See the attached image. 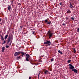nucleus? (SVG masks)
<instances>
[{"instance_id":"20","label":"nucleus","mask_w":79,"mask_h":79,"mask_svg":"<svg viewBox=\"0 0 79 79\" xmlns=\"http://www.w3.org/2000/svg\"><path fill=\"white\" fill-rule=\"evenodd\" d=\"M40 63H35L34 64L35 65H38L39 64H40Z\"/></svg>"},{"instance_id":"2","label":"nucleus","mask_w":79,"mask_h":79,"mask_svg":"<svg viewBox=\"0 0 79 79\" xmlns=\"http://www.w3.org/2000/svg\"><path fill=\"white\" fill-rule=\"evenodd\" d=\"M47 35L48 36L49 38H51L53 35V33L51 32L50 30H49L47 33Z\"/></svg>"},{"instance_id":"33","label":"nucleus","mask_w":79,"mask_h":79,"mask_svg":"<svg viewBox=\"0 0 79 79\" xmlns=\"http://www.w3.org/2000/svg\"><path fill=\"white\" fill-rule=\"evenodd\" d=\"M39 62H42V60H41L40 59V60H39Z\"/></svg>"},{"instance_id":"15","label":"nucleus","mask_w":79,"mask_h":79,"mask_svg":"<svg viewBox=\"0 0 79 79\" xmlns=\"http://www.w3.org/2000/svg\"><path fill=\"white\" fill-rule=\"evenodd\" d=\"M67 13L70 14L71 13V11L70 10H68L67 11Z\"/></svg>"},{"instance_id":"30","label":"nucleus","mask_w":79,"mask_h":79,"mask_svg":"<svg viewBox=\"0 0 79 79\" xmlns=\"http://www.w3.org/2000/svg\"><path fill=\"white\" fill-rule=\"evenodd\" d=\"M62 25L65 26V25H66V24L64 23L62 24Z\"/></svg>"},{"instance_id":"28","label":"nucleus","mask_w":79,"mask_h":79,"mask_svg":"<svg viewBox=\"0 0 79 79\" xmlns=\"http://www.w3.org/2000/svg\"><path fill=\"white\" fill-rule=\"evenodd\" d=\"M59 4H60V5L61 6L63 5V3L62 2L60 3H59Z\"/></svg>"},{"instance_id":"31","label":"nucleus","mask_w":79,"mask_h":79,"mask_svg":"<svg viewBox=\"0 0 79 79\" xmlns=\"http://www.w3.org/2000/svg\"><path fill=\"white\" fill-rule=\"evenodd\" d=\"M13 2H14V0H12V1H11V3H12V4H13V3H14Z\"/></svg>"},{"instance_id":"21","label":"nucleus","mask_w":79,"mask_h":79,"mask_svg":"<svg viewBox=\"0 0 79 79\" xmlns=\"http://www.w3.org/2000/svg\"><path fill=\"white\" fill-rule=\"evenodd\" d=\"M50 60L51 62H53L54 60V59H53V58H52V59H51Z\"/></svg>"},{"instance_id":"18","label":"nucleus","mask_w":79,"mask_h":79,"mask_svg":"<svg viewBox=\"0 0 79 79\" xmlns=\"http://www.w3.org/2000/svg\"><path fill=\"white\" fill-rule=\"evenodd\" d=\"M22 28H23V27L20 26L19 28V30L20 31H21L22 30Z\"/></svg>"},{"instance_id":"32","label":"nucleus","mask_w":79,"mask_h":79,"mask_svg":"<svg viewBox=\"0 0 79 79\" xmlns=\"http://www.w3.org/2000/svg\"><path fill=\"white\" fill-rule=\"evenodd\" d=\"M18 5H21V4L20 3H19L18 4Z\"/></svg>"},{"instance_id":"6","label":"nucleus","mask_w":79,"mask_h":79,"mask_svg":"<svg viewBox=\"0 0 79 79\" xmlns=\"http://www.w3.org/2000/svg\"><path fill=\"white\" fill-rule=\"evenodd\" d=\"M9 37L8 38V39L7 40V44H9L10 41V40H11V35H9Z\"/></svg>"},{"instance_id":"8","label":"nucleus","mask_w":79,"mask_h":79,"mask_svg":"<svg viewBox=\"0 0 79 79\" xmlns=\"http://www.w3.org/2000/svg\"><path fill=\"white\" fill-rule=\"evenodd\" d=\"M20 54H21L22 55H21V56L23 57L24 55L25 54H26V53H25L24 52H20Z\"/></svg>"},{"instance_id":"12","label":"nucleus","mask_w":79,"mask_h":79,"mask_svg":"<svg viewBox=\"0 0 79 79\" xmlns=\"http://www.w3.org/2000/svg\"><path fill=\"white\" fill-rule=\"evenodd\" d=\"M44 73L45 75L48 74V73H49L48 70H46L44 72Z\"/></svg>"},{"instance_id":"34","label":"nucleus","mask_w":79,"mask_h":79,"mask_svg":"<svg viewBox=\"0 0 79 79\" xmlns=\"http://www.w3.org/2000/svg\"><path fill=\"white\" fill-rule=\"evenodd\" d=\"M74 43H75V44L76 45L77 44V42L76 41H75Z\"/></svg>"},{"instance_id":"40","label":"nucleus","mask_w":79,"mask_h":79,"mask_svg":"<svg viewBox=\"0 0 79 79\" xmlns=\"http://www.w3.org/2000/svg\"><path fill=\"white\" fill-rule=\"evenodd\" d=\"M25 34H27V32H26V33H25Z\"/></svg>"},{"instance_id":"10","label":"nucleus","mask_w":79,"mask_h":79,"mask_svg":"<svg viewBox=\"0 0 79 79\" xmlns=\"http://www.w3.org/2000/svg\"><path fill=\"white\" fill-rule=\"evenodd\" d=\"M69 7L71 9H73V6L72 5L71 2H70V4H69Z\"/></svg>"},{"instance_id":"27","label":"nucleus","mask_w":79,"mask_h":79,"mask_svg":"<svg viewBox=\"0 0 79 79\" xmlns=\"http://www.w3.org/2000/svg\"><path fill=\"white\" fill-rule=\"evenodd\" d=\"M32 34L33 35H34V34L35 33V31H32Z\"/></svg>"},{"instance_id":"11","label":"nucleus","mask_w":79,"mask_h":79,"mask_svg":"<svg viewBox=\"0 0 79 79\" xmlns=\"http://www.w3.org/2000/svg\"><path fill=\"white\" fill-rule=\"evenodd\" d=\"M5 49V47L4 46L2 48V52H4V50Z\"/></svg>"},{"instance_id":"1","label":"nucleus","mask_w":79,"mask_h":79,"mask_svg":"<svg viewBox=\"0 0 79 79\" xmlns=\"http://www.w3.org/2000/svg\"><path fill=\"white\" fill-rule=\"evenodd\" d=\"M69 69H72L73 71H74V73H78V71L77 69L74 68L72 64H69Z\"/></svg>"},{"instance_id":"19","label":"nucleus","mask_w":79,"mask_h":79,"mask_svg":"<svg viewBox=\"0 0 79 79\" xmlns=\"http://www.w3.org/2000/svg\"><path fill=\"white\" fill-rule=\"evenodd\" d=\"M6 40H4L3 41V42L2 43V44L3 45L5 44L6 43Z\"/></svg>"},{"instance_id":"25","label":"nucleus","mask_w":79,"mask_h":79,"mask_svg":"<svg viewBox=\"0 0 79 79\" xmlns=\"http://www.w3.org/2000/svg\"><path fill=\"white\" fill-rule=\"evenodd\" d=\"M71 19L72 20H73V21L74 20V17H72L71 18Z\"/></svg>"},{"instance_id":"29","label":"nucleus","mask_w":79,"mask_h":79,"mask_svg":"<svg viewBox=\"0 0 79 79\" xmlns=\"http://www.w3.org/2000/svg\"><path fill=\"white\" fill-rule=\"evenodd\" d=\"M77 32H79V27L77 29Z\"/></svg>"},{"instance_id":"35","label":"nucleus","mask_w":79,"mask_h":79,"mask_svg":"<svg viewBox=\"0 0 79 79\" xmlns=\"http://www.w3.org/2000/svg\"><path fill=\"white\" fill-rule=\"evenodd\" d=\"M11 44H12L11 43H10L9 44V45L11 46Z\"/></svg>"},{"instance_id":"16","label":"nucleus","mask_w":79,"mask_h":79,"mask_svg":"<svg viewBox=\"0 0 79 79\" xmlns=\"http://www.w3.org/2000/svg\"><path fill=\"white\" fill-rule=\"evenodd\" d=\"M58 52L60 54H63V52H62L60 51V50H59L58 51Z\"/></svg>"},{"instance_id":"14","label":"nucleus","mask_w":79,"mask_h":79,"mask_svg":"<svg viewBox=\"0 0 79 79\" xmlns=\"http://www.w3.org/2000/svg\"><path fill=\"white\" fill-rule=\"evenodd\" d=\"M8 37V34H7L5 36V37H4V39L5 40H6L7 39Z\"/></svg>"},{"instance_id":"4","label":"nucleus","mask_w":79,"mask_h":79,"mask_svg":"<svg viewBox=\"0 0 79 79\" xmlns=\"http://www.w3.org/2000/svg\"><path fill=\"white\" fill-rule=\"evenodd\" d=\"M44 44L48 45V46H50L51 45V42L50 41L46 40V42H44Z\"/></svg>"},{"instance_id":"13","label":"nucleus","mask_w":79,"mask_h":79,"mask_svg":"<svg viewBox=\"0 0 79 79\" xmlns=\"http://www.w3.org/2000/svg\"><path fill=\"white\" fill-rule=\"evenodd\" d=\"M0 36L1 38V40H3L4 41V38L2 36V35H0Z\"/></svg>"},{"instance_id":"22","label":"nucleus","mask_w":79,"mask_h":79,"mask_svg":"<svg viewBox=\"0 0 79 79\" xmlns=\"http://www.w3.org/2000/svg\"><path fill=\"white\" fill-rule=\"evenodd\" d=\"M71 61V60H69L67 62L68 63H69Z\"/></svg>"},{"instance_id":"36","label":"nucleus","mask_w":79,"mask_h":79,"mask_svg":"<svg viewBox=\"0 0 79 79\" xmlns=\"http://www.w3.org/2000/svg\"><path fill=\"white\" fill-rule=\"evenodd\" d=\"M31 79V77H29V79Z\"/></svg>"},{"instance_id":"37","label":"nucleus","mask_w":79,"mask_h":79,"mask_svg":"<svg viewBox=\"0 0 79 79\" xmlns=\"http://www.w3.org/2000/svg\"><path fill=\"white\" fill-rule=\"evenodd\" d=\"M39 77H40V75H38V78H39Z\"/></svg>"},{"instance_id":"17","label":"nucleus","mask_w":79,"mask_h":79,"mask_svg":"<svg viewBox=\"0 0 79 79\" xmlns=\"http://www.w3.org/2000/svg\"><path fill=\"white\" fill-rule=\"evenodd\" d=\"M20 56H17L16 58V59L19 60V59H20Z\"/></svg>"},{"instance_id":"3","label":"nucleus","mask_w":79,"mask_h":79,"mask_svg":"<svg viewBox=\"0 0 79 79\" xmlns=\"http://www.w3.org/2000/svg\"><path fill=\"white\" fill-rule=\"evenodd\" d=\"M26 56L27 57L26 58V60L27 61H30L29 59H30L31 58V56L28 54H26Z\"/></svg>"},{"instance_id":"38","label":"nucleus","mask_w":79,"mask_h":79,"mask_svg":"<svg viewBox=\"0 0 79 79\" xmlns=\"http://www.w3.org/2000/svg\"><path fill=\"white\" fill-rule=\"evenodd\" d=\"M2 21L1 19H0V22H1Z\"/></svg>"},{"instance_id":"39","label":"nucleus","mask_w":79,"mask_h":79,"mask_svg":"<svg viewBox=\"0 0 79 79\" xmlns=\"http://www.w3.org/2000/svg\"><path fill=\"white\" fill-rule=\"evenodd\" d=\"M40 73H39V75H40Z\"/></svg>"},{"instance_id":"23","label":"nucleus","mask_w":79,"mask_h":79,"mask_svg":"<svg viewBox=\"0 0 79 79\" xmlns=\"http://www.w3.org/2000/svg\"><path fill=\"white\" fill-rule=\"evenodd\" d=\"M73 52H74V53L76 52V51L75 50V48H73Z\"/></svg>"},{"instance_id":"24","label":"nucleus","mask_w":79,"mask_h":79,"mask_svg":"<svg viewBox=\"0 0 79 79\" xmlns=\"http://www.w3.org/2000/svg\"><path fill=\"white\" fill-rule=\"evenodd\" d=\"M5 47L6 48H8L9 47V46L7 45H6Z\"/></svg>"},{"instance_id":"26","label":"nucleus","mask_w":79,"mask_h":79,"mask_svg":"<svg viewBox=\"0 0 79 79\" xmlns=\"http://www.w3.org/2000/svg\"><path fill=\"white\" fill-rule=\"evenodd\" d=\"M12 38L11 37L10 40V43H12Z\"/></svg>"},{"instance_id":"9","label":"nucleus","mask_w":79,"mask_h":79,"mask_svg":"<svg viewBox=\"0 0 79 79\" xmlns=\"http://www.w3.org/2000/svg\"><path fill=\"white\" fill-rule=\"evenodd\" d=\"M8 7H7V10H8L10 11L11 9V6H10L9 5H8Z\"/></svg>"},{"instance_id":"7","label":"nucleus","mask_w":79,"mask_h":79,"mask_svg":"<svg viewBox=\"0 0 79 79\" xmlns=\"http://www.w3.org/2000/svg\"><path fill=\"white\" fill-rule=\"evenodd\" d=\"M44 23H47V24H48L50 25V24L51 23V21H50L49 22H48V20L46 19L45 20Z\"/></svg>"},{"instance_id":"5","label":"nucleus","mask_w":79,"mask_h":79,"mask_svg":"<svg viewBox=\"0 0 79 79\" xmlns=\"http://www.w3.org/2000/svg\"><path fill=\"white\" fill-rule=\"evenodd\" d=\"M20 54V52L19 51L17 52H15L14 55L15 56H16L19 55Z\"/></svg>"}]
</instances>
